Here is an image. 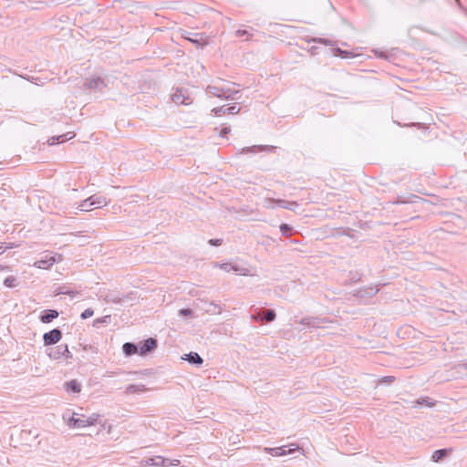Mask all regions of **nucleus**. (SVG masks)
I'll return each instance as SVG.
<instances>
[{"mask_svg":"<svg viewBox=\"0 0 467 467\" xmlns=\"http://www.w3.org/2000/svg\"><path fill=\"white\" fill-rule=\"evenodd\" d=\"M386 381L393 382L394 381V378L393 377H389V378H387Z\"/></svg>","mask_w":467,"mask_h":467,"instance_id":"27","label":"nucleus"},{"mask_svg":"<svg viewBox=\"0 0 467 467\" xmlns=\"http://www.w3.org/2000/svg\"><path fill=\"white\" fill-rule=\"evenodd\" d=\"M184 38L194 44L197 47H202L209 43V37L204 34H189Z\"/></svg>","mask_w":467,"mask_h":467,"instance_id":"3","label":"nucleus"},{"mask_svg":"<svg viewBox=\"0 0 467 467\" xmlns=\"http://www.w3.org/2000/svg\"><path fill=\"white\" fill-rule=\"evenodd\" d=\"M64 352H65L67 356H70V352H69V350H68V348H67V345H65V350H64Z\"/></svg>","mask_w":467,"mask_h":467,"instance_id":"25","label":"nucleus"},{"mask_svg":"<svg viewBox=\"0 0 467 467\" xmlns=\"http://www.w3.org/2000/svg\"><path fill=\"white\" fill-rule=\"evenodd\" d=\"M227 112H228L229 114H233V113H234V112H235V107H230V108H228V109H227Z\"/></svg>","mask_w":467,"mask_h":467,"instance_id":"24","label":"nucleus"},{"mask_svg":"<svg viewBox=\"0 0 467 467\" xmlns=\"http://www.w3.org/2000/svg\"><path fill=\"white\" fill-rule=\"evenodd\" d=\"M451 451V450H446V449H443V450H438V451H435L432 454V460L436 462H438L439 461H441L442 458H444L445 456H447V454Z\"/></svg>","mask_w":467,"mask_h":467,"instance_id":"10","label":"nucleus"},{"mask_svg":"<svg viewBox=\"0 0 467 467\" xmlns=\"http://www.w3.org/2000/svg\"><path fill=\"white\" fill-rule=\"evenodd\" d=\"M280 230L283 234H287L288 232H290V227L287 225V224H282L280 226Z\"/></svg>","mask_w":467,"mask_h":467,"instance_id":"20","label":"nucleus"},{"mask_svg":"<svg viewBox=\"0 0 467 467\" xmlns=\"http://www.w3.org/2000/svg\"><path fill=\"white\" fill-rule=\"evenodd\" d=\"M189 357H190L189 360L193 363H197V364L202 363V358L197 353L191 354Z\"/></svg>","mask_w":467,"mask_h":467,"instance_id":"15","label":"nucleus"},{"mask_svg":"<svg viewBox=\"0 0 467 467\" xmlns=\"http://www.w3.org/2000/svg\"><path fill=\"white\" fill-rule=\"evenodd\" d=\"M100 421V415L93 413L90 416L84 414L73 413L67 420V425L72 429H83L94 426Z\"/></svg>","mask_w":467,"mask_h":467,"instance_id":"1","label":"nucleus"},{"mask_svg":"<svg viewBox=\"0 0 467 467\" xmlns=\"http://www.w3.org/2000/svg\"><path fill=\"white\" fill-rule=\"evenodd\" d=\"M62 255H46L45 258L36 261L34 265L40 269H49L57 261H61Z\"/></svg>","mask_w":467,"mask_h":467,"instance_id":"2","label":"nucleus"},{"mask_svg":"<svg viewBox=\"0 0 467 467\" xmlns=\"http://www.w3.org/2000/svg\"><path fill=\"white\" fill-rule=\"evenodd\" d=\"M179 463H180L179 460H174L171 464L174 465V466H177Z\"/></svg>","mask_w":467,"mask_h":467,"instance_id":"26","label":"nucleus"},{"mask_svg":"<svg viewBox=\"0 0 467 467\" xmlns=\"http://www.w3.org/2000/svg\"><path fill=\"white\" fill-rule=\"evenodd\" d=\"M278 204H279V205H281V206H283V205H282V201H278Z\"/></svg>","mask_w":467,"mask_h":467,"instance_id":"28","label":"nucleus"},{"mask_svg":"<svg viewBox=\"0 0 467 467\" xmlns=\"http://www.w3.org/2000/svg\"><path fill=\"white\" fill-rule=\"evenodd\" d=\"M167 460L158 457L156 460L150 459L148 462V465H155V466H165Z\"/></svg>","mask_w":467,"mask_h":467,"instance_id":"13","label":"nucleus"},{"mask_svg":"<svg viewBox=\"0 0 467 467\" xmlns=\"http://www.w3.org/2000/svg\"><path fill=\"white\" fill-rule=\"evenodd\" d=\"M16 246H17L16 244H13V243H9L5 245V249H13Z\"/></svg>","mask_w":467,"mask_h":467,"instance_id":"23","label":"nucleus"},{"mask_svg":"<svg viewBox=\"0 0 467 467\" xmlns=\"http://www.w3.org/2000/svg\"><path fill=\"white\" fill-rule=\"evenodd\" d=\"M222 242H223V241H222L221 239H215V240L211 239V240L209 241V243H210L212 245H221V244H222Z\"/></svg>","mask_w":467,"mask_h":467,"instance_id":"21","label":"nucleus"},{"mask_svg":"<svg viewBox=\"0 0 467 467\" xmlns=\"http://www.w3.org/2000/svg\"><path fill=\"white\" fill-rule=\"evenodd\" d=\"M89 200H91L90 204L96 205V207H101L107 204V201L105 198H96L95 200L94 197H91Z\"/></svg>","mask_w":467,"mask_h":467,"instance_id":"12","label":"nucleus"},{"mask_svg":"<svg viewBox=\"0 0 467 467\" xmlns=\"http://www.w3.org/2000/svg\"><path fill=\"white\" fill-rule=\"evenodd\" d=\"M93 315H94L93 310H92V309H90V308H88V309H86L84 312H82V314H81V317H82L83 319H86V318L91 317Z\"/></svg>","mask_w":467,"mask_h":467,"instance_id":"17","label":"nucleus"},{"mask_svg":"<svg viewBox=\"0 0 467 467\" xmlns=\"http://www.w3.org/2000/svg\"><path fill=\"white\" fill-rule=\"evenodd\" d=\"M248 32L244 29H239L235 32V36L238 37H243L244 36H248Z\"/></svg>","mask_w":467,"mask_h":467,"instance_id":"19","label":"nucleus"},{"mask_svg":"<svg viewBox=\"0 0 467 467\" xmlns=\"http://www.w3.org/2000/svg\"><path fill=\"white\" fill-rule=\"evenodd\" d=\"M416 404L419 406H427V407H433L435 405V402L431 400L429 398H420L416 401Z\"/></svg>","mask_w":467,"mask_h":467,"instance_id":"11","label":"nucleus"},{"mask_svg":"<svg viewBox=\"0 0 467 467\" xmlns=\"http://www.w3.org/2000/svg\"><path fill=\"white\" fill-rule=\"evenodd\" d=\"M157 347V341L154 338H148L141 342L140 344L139 348V354L140 355H145L148 352H150L151 350L155 349Z\"/></svg>","mask_w":467,"mask_h":467,"instance_id":"5","label":"nucleus"},{"mask_svg":"<svg viewBox=\"0 0 467 467\" xmlns=\"http://www.w3.org/2000/svg\"><path fill=\"white\" fill-rule=\"evenodd\" d=\"M181 314H182L184 316H188V315L192 314V310L191 309H182Z\"/></svg>","mask_w":467,"mask_h":467,"instance_id":"22","label":"nucleus"},{"mask_svg":"<svg viewBox=\"0 0 467 467\" xmlns=\"http://www.w3.org/2000/svg\"><path fill=\"white\" fill-rule=\"evenodd\" d=\"M62 338V333L59 329H53L47 333H45L43 339L46 345H51L57 343Z\"/></svg>","mask_w":467,"mask_h":467,"instance_id":"4","label":"nucleus"},{"mask_svg":"<svg viewBox=\"0 0 467 467\" xmlns=\"http://www.w3.org/2000/svg\"><path fill=\"white\" fill-rule=\"evenodd\" d=\"M58 317V312L56 310H47L44 315L41 316L40 319L43 323H49L53 319Z\"/></svg>","mask_w":467,"mask_h":467,"instance_id":"8","label":"nucleus"},{"mask_svg":"<svg viewBox=\"0 0 467 467\" xmlns=\"http://www.w3.org/2000/svg\"><path fill=\"white\" fill-rule=\"evenodd\" d=\"M296 449L294 448V449H288V450H285V447H278V448H273V449H265V451L271 452L272 456H283V455H285L286 453H290L294 451H296Z\"/></svg>","mask_w":467,"mask_h":467,"instance_id":"6","label":"nucleus"},{"mask_svg":"<svg viewBox=\"0 0 467 467\" xmlns=\"http://www.w3.org/2000/svg\"><path fill=\"white\" fill-rule=\"evenodd\" d=\"M123 352L127 356H131L139 353V348L132 343H125L122 347Z\"/></svg>","mask_w":467,"mask_h":467,"instance_id":"9","label":"nucleus"},{"mask_svg":"<svg viewBox=\"0 0 467 467\" xmlns=\"http://www.w3.org/2000/svg\"><path fill=\"white\" fill-rule=\"evenodd\" d=\"M65 389L68 392L72 391L75 393H79L81 391V386L76 379H72V380L66 382Z\"/></svg>","mask_w":467,"mask_h":467,"instance_id":"7","label":"nucleus"},{"mask_svg":"<svg viewBox=\"0 0 467 467\" xmlns=\"http://www.w3.org/2000/svg\"><path fill=\"white\" fill-rule=\"evenodd\" d=\"M275 318V313L273 310H267L265 316V319L268 322L273 321Z\"/></svg>","mask_w":467,"mask_h":467,"instance_id":"16","label":"nucleus"},{"mask_svg":"<svg viewBox=\"0 0 467 467\" xmlns=\"http://www.w3.org/2000/svg\"><path fill=\"white\" fill-rule=\"evenodd\" d=\"M4 285H5L6 287H9V288L15 287V286L16 285V277H14V276H8V277H6V278L4 280Z\"/></svg>","mask_w":467,"mask_h":467,"instance_id":"14","label":"nucleus"},{"mask_svg":"<svg viewBox=\"0 0 467 467\" xmlns=\"http://www.w3.org/2000/svg\"><path fill=\"white\" fill-rule=\"evenodd\" d=\"M229 132H230V128L224 127L220 130L219 136L222 138H225Z\"/></svg>","mask_w":467,"mask_h":467,"instance_id":"18","label":"nucleus"}]
</instances>
